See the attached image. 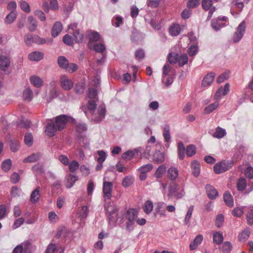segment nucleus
Segmentation results:
<instances>
[{
    "label": "nucleus",
    "instance_id": "1",
    "mask_svg": "<svg viewBox=\"0 0 253 253\" xmlns=\"http://www.w3.org/2000/svg\"><path fill=\"white\" fill-rule=\"evenodd\" d=\"M53 122L57 127V130L61 131L65 128L68 122L75 124L76 120L70 116L60 115L55 117V121Z\"/></svg>",
    "mask_w": 253,
    "mask_h": 253
},
{
    "label": "nucleus",
    "instance_id": "2",
    "mask_svg": "<svg viewBox=\"0 0 253 253\" xmlns=\"http://www.w3.org/2000/svg\"><path fill=\"white\" fill-rule=\"evenodd\" d=\"M233 165L232 161H222L213 166V170L216 174H220L229 169Z\"/></svg>",
    "mask_w": 253,
    "mask_h": 253
},
{
    "label": "nucleus",
    "instance_id": "3",
    "mask_svg": "<svg viewBox=\"0 0 253 253\" xmlns=\"http://www.w3.org/2000/svg\"><path fill=\"white\" fill-rule=\"evenodd\" d=\"M138 213L137 211L133 209H130L127 210L126 214V218L128 220L126 223V228L130 230V228L132 227L134 224V222L137 219Z\"/></svg>",
    "mask_w": 253,
    "mask_h": 253
},
{
    "label": "nucleus",
    "instance_id": "4",
    "mask_svg": "<svg viewBox=\"0 0 253 253\" xmlns=\"http://www.w3.org/2000/svg\"><path fill=\"white\" fill-rule=\"evenodd\" d=\"M246 23L243 21L238 26L237 31L234 34L233 40L234 42H238L243 38L246 30Z\"/></svg>",
    "mask_w": 253,
    "mask_h": 253
},
{
    "label": "nucleus",
    "instance_id": "5",
    "mask_svg": "<svg viewBox=\"0 0 253 253\" xmlns=\"http://www.w3.org/2000/svg\"><path fill=\"white\" fill-rule=\"evenodd\" d=\"M113 189V184L111 182L104 181L103 182V192L104 197L108 199H111L112 197V191Z\"/></svg>",
    "mask_w": 253,
    "mask_h": 253
},
{
    "label": "nucleus",
    "instance_id": "6",
    "mask_svg": "<svg viewBox=\"0 0 253 253\" xmlns=\"http://www.w3.org/2000/svg\"><path fill=\"white\" fill-rule=\"evenodd\" d=\"M86 36L89 39L88 46L91 48V42H97L100 38V35L97 32L87 31L86 33Z\"/></svg>",
    "mask_w": 253,
    "mask_h": 253
},
{
    "label": "nucleus",
    "instance_id": "7",
    "mask_svg": "<svg viewBox=\"0 0 253 253\" xmlns=\"http://www.w3.org/2000/svg\"><path fill=\"white\" fill-rule=\"evenodd\" d=\"M205 188L209 199L213 200L218 197V192L213 186L210 184H207Z\"/></svg>",
    "mask_w": 253,
    "mask_h": 253
},
{
    "label": "nucleus",
    "instance_id": "8",
    "mask_svg": "<svg viewBox=\"0 0 253 253\" xmlns=\"http://www.w3.org/2000/svg\"><path fill=\"white\" fill-rule=\"evenodd\" d=\"M60 82L61 87L65 90H69L73 87V83L72 81L65 75L60 77Z\"/></svg>",
    "mask_w": 253,
    "mask_h": 253
},
{
    "label": "nucleus",
    "instance_id": "9",
    "mask_svg": "<svg viewBox=\"0 0 253 253\" xmlns=\"http://www.w3.org/2000/svg\"><path fill=\"white\" fill-rule=\"evenodd\" d=\"M10 61L9 58L6 55L0 56V69L5 71L10 66Z\"/></svg>",
    "mask_w": 253,
    "mask_h": 253
},
{
    "label": "nucleus",
    "instance_id": "10",
    "mask_svg": "<svg viewBox=\"0 0 253 253\" xmlns=\"http://www.w3.org/2000/svg\"><path fill=\"white\" fill-rule=\"evenodd\" d=\"M63 30V25L59 21H56L51 29V36L53 38L57 37Z\"/></svg>",
    "mask_w": 253,
    "mask_h": 253
},
{
    "label": "nucleus",
    "instance_id": "11",
    "mask_svg": "<svg viewBox=\"0 0 253 253\" xmlns=\"http://www.w3.org/2000/svg\"><path fill=\"white\" fill-rule=\"evenodd\" d=\"M57 131H58L57 127L53 122L48 124L45 129V133L50 137L53 136Z\"/></svg>",
    "mask_w": 253,
    "mask_h": 253
},
{
    "label": "nucleus",
    "instance_id": "12",
    "mask_svg": "<svg viewBox=\"0 0 253 253\" xmlns=\"http://www.w3.org/2000/svg\"><path fill=\"white\" fill-rule=\"evenodd\" d=\"M215 74L213 73L208 74L203 79L202 85L206 87L210 85L213 81Z\"/></svg>",
    "mask_w": 253,
    "mask_h": 253
},
{
    "label": "nucleus",
    "instance_id": "13",
    "mask_svg": "<svg viewBox=\"0 0 253 253\" xmlns=\"http://www.w3.org/2000/svg\"><path fill=\"white\" fill-rule=\"evenodd\" d=\"M191 168L193 175L195 177H198L200 173V164L196 161H192L191 163Z\"/></svg>",
    "mask_w": 253,
    "mask_h": 253
},
{
    "label": "nucleus",
    "instance_id": "14",
    "mask_svg": "<svg viewBox=\"0 0 253 253\" xmlns=\"http://www.w3.org/2000/svg\"><path fill=\"white\" fill-rule=\"evenodd\" d=\"M79 178L78 176L74 175L71 174H68L66 177V179L67 180L66 183V187L67 188H70L73 186L75 183L78 180Z\"/></svg>",
    "mask_w": 253,
    "mask_h": 253
},
{
    "label": "nucleus",
    "instance_id": "15",
    "mask_svg": "<svg viewBox=\"0 0 253 253\" xmlns=\"http://www.w3.org/2000/svg\"><path fill=\"white\" fill-rule=\"evenodd\" d=\"M42 157V154L40 153H33L27 158H25L23 163H35L38 161Z\"/></svg>",
    "mask_w": 253,
    "mask_h": 253
},
{
    "label": "nucleus",
    "instance_id": "16",
    "mask_svg": "<svg viewBox=\"0 0 253 253\" xmlns=\"http://www.w3.org/2000/svg\"><path fill=\"white\" fill-rule=\"evenodd\" d=\"M43 57V53L42 52L35 51L28 55L29 59L33 61H39L42 60Z\"/></svg>",
    "mask_w": 253,
    "mask_h": 253
},
{
    "label": "nucleus",
    "instance_id": "17",
    "mask_svg": "<svg viewBox=\"0 0 253 253\" xmlns=\"http://www.w3.org/2000/svg\"><path fill=\"white\" fill-rule=\"evenodd\" d=\"M203 240V236L201 234L198 235L194 239L193 241L191 242L189 245L190 249L193 251L196 249L197 247L202 243Z\"/></svg>",
    "mask_w": 253,
    "mask_h": 253
},
{
    "label": "nucleus",
    "instance_id": "18",
    "mask_svg": "<svg viewBox=\"0 0 253 253\" xmlns=\"http://www.w3.org/2000/svg\"><path fill=\"white\" fill-rule=\"evenodd\" d=\"M30 81L31 83L36 87H40L42 86L43 82L39 77L33 76L30 77Z\"/></svg>",
    "mask_w": 253,
    "mask_h": 253
},
{
    "label": "nucleus",
    "instance_id": "19",
    "mask_svg": "<svg viewBox=\"0 0 253 253\" xmlns=\"http://www.w3.org/2000/svg\"><path fill=\"white\" fill-rule=\"evenodd\" d=\"M178 175V170L175 167H171L168 170V176L172 181L176 179Z\"/></svg>",
    "mask_w": 253,
    "mask_h": 253
},
{
    "label": "nucleus",
    "instance_id": "20",
    "mask_svg": "<svg viewBox=\"0 0 253 253\" xmlns=\"http://www.w3.org/2000/svg\"><path fill=\"white\" fill-rule=\"evenodd\" d=\"M223 200L226 205L229 207H232L234 206V201L231 194L226 191L224 193L223 195Z\"/></svg>",
    "mask_w": 253,
    "mask_h": 253
},
{
    "label": "nucleus",
    "instance_id": "21",
    "mask_svg": "<svg viewBox=\"0 0 253 253\" xmlns=\"http://www.w3.org/2000/svg\"><path fill=\"white\" fill-rule=\"evenodd\" d=\"M154 162L156 164H160L163 162L165 160L164 155L160 151H156L153 156Z\"/></svg>",
    "mask_w": 253,
    "mask_h": 253
},
{
    "label": "nucleus",
    "instance_id": "22",
    "mask_svg": "<svg viewBox=\"0 0 253 253\" xmlns=\"http://www.w3.org/2000/svg\"><path fill=\"white\" fill-rule=\"evenodd\" d=\"M40 187H37L31 193V201L33 203H36L39 201L40 197Z\"/></svg>",
    "mask_w": 253,
    "mask_h": 253
},
{
    "label": "nucleus",
    "instance_id": "23",
    "mask_svg": "<svg viewBox=\"0 0 253 253\" xmlns=\"http://www.w3.org/2000/svg\"><path fill=\"white\" fill-rule=\"evenodd\" d=\"M28 22L29 23L28 29L30 31H35L37 27V22L35 18L33 16H29L28 18Z\"/></svg>",
    "mask_w": 253,
    "mask_h": 253
},
{
    "label": "nucleus",
    "instance_id": "24",
    "mask_svg": "<svg viewBox=\"0 0 253 253\" xmlns=\"http://www.w3.org/2000/svg\"><path fill=\"white\" fill-rule=\"evenodd\" d=\"M73 36L75 39V42L79 43H82L84 41V36L80 30H76L73 32Z\"/></svg>",
    "mask_w": 253,
    "mask_h": 253
},
{
    "label": "nucleus",
    "instance_id": "25",
    "mask_svg": "<svg viewBox=\"0 0 253 253\" xmlns=\"http://www.w3.org/2000/svg\"><path fill=\"white\" fill-rule=\"evenodd\" d=\"M23 96L24 100L30 102L33 98V91L29 88L27 87L23 91Z\"/></svg>",
    "mask_w": 253,
    "mask_h": 253
},
{
    "label": "nucleus",
    "instance_id": "26",
    "mask_svg": "<svg viewBox=\"0 0 253 253\" xmlns=\"http://www.w3.org/2000/svg\"><path fill=\"white\" fill-rule=\"evenodd\" d=\"M177 149L178 157L182 160L185 157V152L186 151L185 146L182 142L178 143Z\"/></svg>",
    "mask_w": 253,
    "mask_h": 253
},
{
    "label": "nucleus",
    "instance_id": "27",
    "mask_svg": "<svg viewBox=\"0 0 253 253\" xmlns=\"http://www.w3.org/2000/svg\"><path fill=\"white\" fill-rule=\"evenodd\" d=\"M9 146L12 152H16L20 147L19 141L18 140L11 139L10 141Z\"/></svg>",
    "mask_w": 253,
    "mask_h": 253
},
{
    "label": "nucleus",
    "instance_id": "28",
    "mask_svg": "<svg viewBox=\"0 0 253 253\" xmlns=\"http://www.w3.org/2000/svg\"><path fill=\"white\" fill-rule=\"evenodd\" d=\"M181 31V28L178 24H174L172 25L169 29V32L170 34L172 36H178Z\"/></svg>",
    "mask_w": 253,
    "mask_h": 253
},
{
    "label": "nucleus",
    "instance_id": "29",
    "mask_svg": "<svg viewBox=\"0 0 253 253\" xmlns=\"http://www.w3.org/2000/svg\"><path fill=\"white\" fill-rule=\"evenodd\" d=\"M68 62L69 61L65 56H60L58 57L57 63L61 69H65L67 65H68Z\"/></svg>",
    "mask_w": 253,
    "mask_h": 253
},
{
    "label": "nucleus",
    "instance_id": "30",
    "mask_svg": "<svg viewBox=\"0 0 253 253\" xmlns=\"http://www.w3.org/2000/svg\"><path fill=\"white\" fill-rule=\"evenodd\" d=\"M223 240V237L222 233L219 232H216L213 235V243L216 245L220 244Z\"/></svg>",
    "mask_w": 253,
    "mask_h": 253
},
{
    "label": "nucleus",
    "instance_id": "31",
    "mask_svg": "<svg viewBox=\"0 0 253 253\" xmlns=\"http://www.w3.org/2000/svg\"><path fill=\"white\" fill-rule=\"evenodd\" d=\"M17 16V12H10L5 18V22L7 24H10L15 21Z\"/></svg>",
    "mask_w": 253,
    "mask_h": 253
},
{
    "label": "nucleus",
    "instance_id": "32",
    "mask_svg": "<svg viewBox=\"0 0 253 253\" xmlns=\"http://www.w3.org/2000/svg\"><path fill=\"white\" fill-rule=\"evenodd\" d=\"M136 152V151L127 150L122 154V158L125 160H130L134 157Z\"/></svg>",
    "mask_w": 253,
    "mask_h": 253
},
{
    "label": "nucleus",
    "instance_id": "33",
    "mask_svg": "<svg viewBox=\"0 0 253 253\" xmlns=\"http://www.w3.org/2000/svg\"><path fill=\"white\" fill-rule=\"evenodd\" d=\"M226 134V131L224 129L218 127L215 131L213 133V137L217 138H221Z\"/></svg>",
    "mask_w": 253,
    "mask_h": 253
},
{
    "label": "nucleus",
    "instance_id": "34",
    "mask_svg": "<svg viewBox=\"0 0 253 253\" xmlns=\"http://www.w3.org/2000/svg\"><path fill=\"white\" fill-rule=\"evenodd\" d=\"M32 169L37 174H42L44 172V169L43 166L39 163L33 166Z\"/></svg>",
    "mask_w": 253,
    "mask_h": 253
},
{
    "label": "nucleus",
    "instance_id": "35",
    "mask_svg": "<svg viewBox=\"0 0 253 253\" xmlns=\"http://www.w3.org/2000/svg\"><path fill=\"white\" fill-rule=\"evenodd\" d=\"M177 190L178 185L176 183L172 182L169 186V196L172 197L175 196Z\"/></svg>",
    "mask_w": 253,
    "mask_h": 253
},
{
    "label": "nucleus",
    "instance_id": "36",
    "mask_svg": "<svg viewBox=\"0 0 253 253\" xmlns=\"http://www.w3.org/2000/svg\"><path fill=\"white\" fill-rule=\"evenodd\" d=\"M196 153V147L195 145L190 144L186 147V154L188 157H192Z\"/></svg>",
    "mask_w": 253,
    "mask_h": 253
},
{
    "label": "nucleus",
    "instance_id": "37",
    "mask_svg": "<svg viewBox=\"0 0 253 253\" xmlns=\"http://www.w3.org/2000/svg\"><path fill=\"white\" fill-rule=\"evenodd\" d=\"M188 56L186 54H182L179 56L177 62L178 65L182 67L188 63Z\"/></svg>",
    "mask_w": 253,
    "mask_h": 253
},
{
    "label": "nucleus",
    "instance_id": "38",
    "mask_svg": "<svg viewBox=\"0 0 253 253\" xmlns=\"http://www.w3.org/2000/svg\"><path fill=\"white\" fill-rule=\"evenodd\" d=\"M167 168L165 165H162L158 167L156 172L155 175L157 178H161L163 175L166 172Z\"/></svg>",
    "mask_w": 253,
    "mask_h": 253
},
{
    "label": "nucleus",
    "instance_id": "39",
    "mask_svg": "<svg viewBox=\"0 0 253 253\" xmlns=\"http://www.w3.org/2000/svg\"><path fill=\"white\" fill-rule=\"evenodd\" d=\"M232 249V246L230 242L226 241L223 243L222 251L223 253H230Z\"/></svg>",
    "mask_w": 253,
    "mask_h": 253
},
{
    "label": "nucleus",
    "instance_id": "40",
    "mask_svg": "<svg viewBox=\"0 0 253 253\" xmlns=\"http://www.w3.org/2000/svg\"><path fill=\"white\" fill-rule=\"evenodd\" d=\"M11 166V160L10 159H6L2 163L1 168L3 171L6 172L10 169Z\"/></svg>",
    "mask_w": 253,
    "mask_h": 253
},
{
    "label": "nucleus",
    "instance_id": "41",
    "mask_svg": "<svg viewBox=\"0 0 253 253\" xmlns=\"http://www.w3.org/2000/svg\"><path fill=\"white\" fill-rule=\"evenodd\" d=\"M153 205L151 201H147L143 207V210L146 214L150 213L153 210Z\"/></svg>",
    "mask_w": 253,
    "mask_h": 253
},
{
    "label": "nucleus",
    "instance_id": "42",
    "mask_svg": "<svg viewBox=\"0 0 253 253\" xmlns=\"http://www.w3.org/2000/svg\"><path fill=\"white\" fill-rule=\"evenodd\" d=\"M194 210V206L191 205L189 208L187 212L186 215L184 219V225H187L189 222L190 219L191 217L192 212Z\"/></svg>",
    "mask_w": 253,
    "mask_h": 253
},
{
    "label": "nucleus",
    "instance_id": "43",
    "mask_svg": "<svg viewBox=\"0 0 253 253\" xmlns=\"http://www.w3.org/2000/svg\"><path fill=\"white\" fill-rule=\"evenodd\" d=\"M78 69V66L77 64L73 63H69L68 62V65L65 68V70L70 73H73L75 71H76Z\"/></svg>",
    "mask_w": 253,
    "mask_h": 253
},
{
    "label": "nucleus",
    "instance_id": "44",
    "mask_svg": "<svg viewBox=\"0 0 253 253\" xmlns=\"http://www.w3.org/2000/svg\"><path fill=\"white\" fill-rule=\"evenodd\" d=\"M179 56L177 53H174V55H172V53L170 52L168 57L169 62L170 64H175L178 61Z\"/></svg>",
    "mask_w": 253,
    "mask_h": 253
},
{
    "label": "nucleus",
    "instance_id": "45",
    "mask_svg": "<svg viewBox=\"0 0 253 253\" xmlns=\"http://www.w3.org/2000/svg\"><path fill=\"white\" fill-rule=\"evenodd\" d=\"M35 36L30 34H26L24 37L25 42L27 45H31L34 42Z\"/></svg>",
    "mask_w": 253,
    "mask_h": 253
},
{
    "label": "nucleus",
    "instance_id": "46",
    "mask_svg": "<svg viewBox=\"0 0 253 253\" xmlns=\"http://www.w3.org/2000/svg\"><path fill=\"white\" fill-rule=\"evenodd\" d=\"M244 213V210L243 207H236L234 208L232 212L233 216L238 217H241Z\"/></svg>",
    "mask_w": 253,
    "mask_h": 253
},
{
    "label": "nucleus",
    "instance_id": "47",
    "mask_svg": "<svg viewBox=\"0 0 253 253\" xmlns=\"http://www.w3.org/2000/svg\"><path fill=\"white\" fill-rule=\"evenodd\" d=\"M24 142L28 146H31L33 142V137L31 133H26L24 136Z\"/></svg>",
    "mask_w": 253,
    "mask_h": 253
},
{
    "label": "nucleus",
    "instance_id": "48",
    "mask_svg": "<svg viewBox=\"0 0 253 253\" xmlns=\"http://www.w3.org/2000/svg\"><path fill=\"white\" fill-rule=\"evenodd\" d=\"M133 182V178L130 176H126L122 181V185L125 187L131 185Z\"/></svg>",
    "mask_w": 253,
    "mask_h": 253
},
{
    "label": "nucleus",
    "instance_id": "49",
    "mask_svg": "<svg viewBox=\"0 0 253 253\" xmlns=\"http://www.w3.org/2000/svg\"><path fill=\"white\" fill-rule=\"evenodd\" d=\"M219 104L218 102H214L213 103L211 104L206 107L205 109V113L207 114H209L214 110L218 106Z\"/></svg>",
    "mask_w": 253,
    "mask_h": 253
},
{
    "label": "nucleus",
    "instance_id": "50",
    "mask_svg": "<svg viewBox=\"0 0 253 253\" xmlns=\"http://www.w3.org/2000/svg\"><path fill=\"white\" fill-rule=\"evenodd\" d=\"M87 95L90 99H94L97 96V90L93 87H89Z\"/></svg>",
    "mask_w": 253,
    "mask_h": 253
},
{
    "label": "nucleus",
    "instance_id": "51",
    "mask_svg": "<svg viewBox=\"0 0 253 253\" xmlns=\"http://www.w3.org/2000/svg\"><path fill=\"white\" fill-rule=\"evenodd\" d=\"M69 169L71 172H75L79 168V164L77 161H73L71 163H69Z\"/></svg>",
    "mask_w": 253,
    "mask_h": 253
},
{
    "label": "nucleus",
    "instance_id": "52",
    "mask_svg": "<svg viewBox=\"0 0 253 253\" xmlns=\"http://www.w3.org/2000/svg\"><path fill=\"white\" fill-rule=\"evenodd\" d=\"M246 180L244 178H240L237 182V187L239 191H243L246 186Z\"/></svg>",
    "mask_w": 253,
    "mask_h": 253
},
{
    "label": "nucleus",
    "instance_id": "53",
    "mask_svg": "<svg viewBox=\"0 0 253 253\" xmlns=\"http://www.w3.org/2000/svg\"><path fill=\"white\" fill-rule=\"evenodd\" d=\"M93 49L97 52L103 53L105 50L106 47L102 43H95L93 45Z\"/></svg>",
    "mask_w": 253,
    "mask_h": 253
},
{
    "label": "nucleus",
    "instance_id": "54",
    "mask_svg": "<svg viewBox=\"0 0 253 253\" xmlns=\"http://www.w3.org/2000/svg\"><path fill=\"white\" fill-rule=\"evenodd\" d=\"M212 5V0H202V5L205 10H208Z\"/></svg>",
    "mask_w": 253,
    "mask_h": 253
},
{
    "label": "nucleus",
    "instance_id": "55",
    "mask_svg": "<svg viewBox=\"0 0 253 253\" xmlns=\"http://www.w3.org/2000/svg\"><path fill=\"white\" fill-rule=\"evenodd\" d=\"M63 42L68 45H71L73 44L74 42V39L72 38V36L66 34L63 37Z\"/></svg>",
    "mask_w": 253,
    "mask_h": 253
},
{
    "label": "nucleus",
    "instance_id": "56",
    "mask_svg": "<svg viewBox=\"0 0 253 253\" xmlns=\"http://www.w3.org/2000/svg\"><path fill=\"white\" fill-rule=\"evenodd\" d=\"M161 0H147V5L151 8H156L159 6Z\"/></svg>",
    "mask_w": 253,
    "mask_h": 253
},
{
    "label": "nucleus",
    "instance_id": "57",
    "mask_svg": "<svg viewBox=\"0 0 253 253\" xmlns=\"http://www.w3.org/2000/svg\"><path fill=\"white\" fill-rule=\"evenodd\" d=\"M140 36V33L136 30H134L132 32L130 39L132 42H136L138 41Z\"/></svg>",
    "mask_w": 253,
    "mask_h": 253
},
{
    "label": "nucleus",
    "instance_id": "58",
    "mask_svg": "<svg viewBox=\"0 0 253 253\" xmlns=\"http://www.w3.org/2000/svg\"><path fill=\"white\" fill-rule=\"evenodd\" d=\"M21 8L25 12H30V7L28 3L25 1L22 0L20 2Z\"/></svg>",
    "mask_w": 253,
    "mask_h": 253
},
{
    "label": "nucleus",
    "instance_id": "59",
    "mask_svg": "<svg viewBox=\"0 0 253 253\" xmlns=\"http://www.w3.org/2000/svg\"><path fill=\"white\" fill-rule=\"evenodd\" d=\"M96 104L94 99H90L87 103V109L91 112L94 111L96 108Z\"/></svg>",
    "mask_w": 253,
    "mask_h": 253
},
{
    "label": "nucleus",
    "instance_id": "60",
    "mask_svg": "<svg viewBox=\"0 0 253 253\" xmlns=\"http://www.w3.org/2000/svg\"><path fill=\"white\" fill-rule=\"evenodd\" d=\"M224 217L222 214H219L215 219V225L217 227H220L224 222Z\"/></svg>",
    "mask_w": 253,
    "mask_h": 253
},
{
    "label": "nucleus",
    "instance_id": "61",
    "mask_svg": "<svg viewBox=\"0 0 253 253\" xmlns=\"http://www.w3.org/2000/svg\"><path fill=\"white\" fill-rule=\"evenodd\" d=\"M200 0H189L187 3V6L189 8H193L200 4Z\"/></svg>",
    "mask_w": 253,
    "mask_h": 253
},
{
    "label": "nucleus",
    "instance_id": "62",
    "mask_svg": "<svg viewBox=\"0 0 253 253\" xmlns=\"http://www.w3.org/2000/svg\"><path fill=\"white\" fill-rule=\"evenodd\" d=\"M248 223L252 225L253 224V209L250 210L246 214Z\"/></svg>",
    "mask_w": 253,
    "mask_h": 253
},
{
    "label": "nucleus",
    "instance_id": "63",
    "mask_svg": "<svg viewBox=\"0 0 253 253\" xmlns=\"http://www.w3.org/2000/svg\"><path fill=\"white\" fill-rule=\"evenodd\" d=\"M21 189L17 186H13L11 189V195L13 197H16L20 196Z\"/></svg>",
    "mask_w": 253,
    "mask_h": 253
},
{
    "label": "nucleus",
    "instance_id": "64",
    "mask_svg": "<svg viewBox=\"0 0 253 253\" xmlns=\"http://www.w3.org/2000/svg\"><path fill=\"white\" fill-rule=\"evenodd\" d=\"M105 209L106 210L107 213H110L114 214L115 215H117L118 209L117 207H113L108 206L107 207H105Z\"/></svg>",
    "mask_w": 253,
    "mask_h": 253
}]
</instances>
